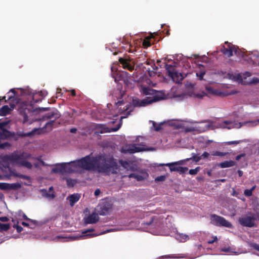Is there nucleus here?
<instances>
[{"instance_id": "obj_1", "label": "nucleus", "mask_w": 259, "mask_h": 259, "mask_svg": "<svg viewBox=\"0 0 259 259\" xmlns=\"http://www.w3.org/2000/svg\"><path fill=\"white\" fill-rule=\"evenodd\" d=\"M31 158V155L28 153L22 152L18 153L14 152L10 155H5L0 162V167L2 168V176L10 178L13 175V172L10 167L9 162L15 163L19 166H23L28 169H31L32 164L27 159Z\"/></svg>"}, {"instance_id": "obj_2", "label": "nucleus", "mask_w": 259, "mask_h": 259, "mask_svg": "<svg viewBox=\"0 0 259 259\" xmlns=\"http://www.w3.org/2000/svg\"><path fill=\"white\" fill-rule=\"evenodd\" d=\"M118 168L116 159L112 156L106 155H96V170L99 172H107L112 171V173H116Z\"/></svg>"}, {"instance_id": "obj_3", "label": "nucleus", "mask_w": 259, "mask_h": 259, "mask_svg": "<svg viewBox=\"0 0 259 259\" xmlns=\"http://www.w3.org/2000/svg\"><path fill=\"white\" fill-rule=\"evenodd\" d=\"M141 93L145 95H151L152 97H148L142 100L139 99L134 100L133 103L135 107L145 106L152 103L164 99V94L162 92L157 91L148 87H142Z\"/></svg>"}, {"instance_id": "obj_4", "label": "nucleus", "mask_w": 259, "mask_h": 259, "mask_svg": "<svg viewBox=\"0 0 259 259\" xmlns=\"http://www.w3.org/2000/svg\"><path fill=\"white\" fill-rule=\"evenodd\" d=\"M92 154L87 155L82 158L73 161L76 167L82 168L87 170H96V156H91Z\"/></svg>"}, {"instance_id": "obj_5", "label": "nucleus", "mask_w": 259, "mask_h": 259, "mask_svg": "<svg viewBox=\"0 0 259 259\" xmlns=\"http://www.w3.org/2000/svg\"><path fill=\"white\" fill-rule=\"evenodd\" d=\"M225 44L227 45V47L223 46L221 47L220 50L221 52L223 53V54L227 56L228 57L232 56L233 53L237 56L241 55L242 57H244L243 53L240 51L238 47L228 41H226Z\"/></svg>"}, {"instance_id": "obj_6", "label": "nucleus", "mask_w": 259, "mask_h": 259, "mask_svg": "<svg viewBox=\"0 0 259 259\" xmlns=\"http://www.w3.org/2000/svg\"><path fill=\"white\" fill-rule=\"evenodd\" d=\"M249 215H244L239 218V223L243 227L252 228L256 227L255 221L257 218L256 214L254 213L249 212Z\"/></svg>"}, {"instance_id": "obj_7", "label": "nucleus", "mask_w": 259, "mask_h": 259, "mask_svg": "<svg viewBox=\"0 0 259 259\" xmlns=\"http://www.w3.org/2000/svg\"><path fill=\"white\" fill-rule=\"evenodd\" d=\"M210 223L216 226L225 227L229 228L233 227L232 224L224 217L215 214L210 215Z\"/></svg>"}, {"instance_id": "obj_8", "label": "nucleus", "mask_w": 259, "mask_h": 259, "mask_svg": "<svg viewBox=\"0 0 259 259\" xmlns=\"http://www.w3.org/2000/svg\"><path fill=\"white\" fill-rule=\"evenodd\" d=\"M165 67L168 73V76L176 83H180L184 78V77L181 73L178 72L176 71L174 66L170 64H166Z\"/></svg>"}, {"instance_id": "obj_9", "label": "nucleus", "mask_w": 259, "mask_h": 259, "mask_svg": "<svg viewBox=\"0 0 259 259\" xmlns=\"http://www.w3.org/2000/svg\"><path fill=\"white\" fill-rule=\"evenodd\" d=\"M61 115L59 111L56 109H53L45 115L42 116L41 119L46 120L48 119H53L46 123L45 126L52 127L53 125L55 120L60 117Z\"/></svg>"}, {"instance_id": "obj_10", "label": "nucleus", "mask_w": 259, "mask_h": 259, "mask_svg": "<svg viewBox=\"0 0 259 259\" xmlns=\"http://www.w3.org/2000/svg\"><path fill=\"white\" fill-rule=\"evenodd\" d=\"M119 62L120 64L122 65L123 68L126 69L131 71L134 69V61L128 56L124 58H119Z\"/></svg>"}, {"instance_id": "obj_11", "label": "nucleus", "mask_w": 259, "mask_h": 259, "mask_svg": "<svg viewBox=\"0 0 259 259\" xmlns=\"http://www.w3.org/2000/svg\"><path fill=\"white\" fill-rule=\"evenodd\" d=\"M8 123V121L0 122V140H6L14 136V134L5 128Z\"/></svg>"}, {"instance_id": "obj_12", "label": "nucleus", "mask_w": 259, "mask_h": 259, "mask_svg": "<svg viewBox=\"0 0 259 259\" xmlns=\"http://www.w3.org/2000/svg\"><path fill=\"white\" fill-rule=\"evenodd\" d=\"M32 108L31 106L29 107H25L20 111L21 114L23 117V122L24 123H27L28 124H31L32 122V120L29 119L30 116L31 115L33 112Z\"/></svg>"}, {"instance_id": "obj_13", "label": "nucleus", "mask_w": 259, "mask_h": 259, "mask_svg": "<svg viewBox=\"0 0 259 259\" xmlns=\"http://www.w3.org/2000/svg\"><path fill=\"white\" fill-rule=\"evenodd\" d=\"M125 94V92L120 89H117L114 91L113 93V97L116 98L117 100H119L117 102H115V103L118 107L124 104V101L122 99L123 96Z\"/></svg>"}, {"instance_id": "obj_14", "label": "nucleus", "mask_w": 259, "mask_h": 259, "mask_svg": "<svg viewBox=\"0 0 259 259\" xmlns=\"http://www.w3.org/2000/svg\"><path fill=\"white\" fill-rule=\"evenodd\" d=\"M116 76H114L115 80H122L124 82L128 81L131 75L126 71H115Z\"/></svg>"}, {"instance_id": "obj_15", "label": "nucleus", "mask_w": 259, "mask_h": 259, "mask_svg": "<svg viewBox=\"0 0 259 259\" xmlns=\"http://www.w3.org/2000/svg\"><path fill=\"white\" fill-rule=\"evenodd\" d=\"M144 145L138 146L135 144H131L127 147L126 151L130 153H134L147 150L148 149L144 148Z\"/></svg>"}, {"instance_id": "obj_16", "label": "nucleus", "mask_w": 259, "mask_h": 259, "mask_svg": "<svg viewBox=\"0 0 259 259\" xmlns=\"http://www.w3.org/2000/svg\"><path fill=\"white\" fill-rule=\"evenodd\" d=\"M112 209V205L109 203H105L102 204L100 206V210L99 212L101 215H105L109 214Z\"/></svg>"}, {"instance_id": "obj_17", "label": "nucleus", "mask_w": 259, "mask_h": 259, "mask_svg": "<svg viewBox=\"0 0 259 259\" xmlns=\"http://www.w3.org/2000/svg\"><path fill=\"white\" fill-rule=\"evenodd\" d=\"M99 219V218L98 214L96 213H92L84 219V223L86 224H95L98 222Z\"/></svg>"}, {"instance_id": "obj_18", "label": "nucleus", "mask_w": 259, "mask_h": 259, "mask_svg": "<svg viewBox=\"0 0 259 259\" xmlns=\"http://www.w3.org/2000/svg\"><path fill=\"white\" fill-rule=\"evenodd\" d=\"M80 195L78 193H74L68 196L67 200L69 201V204L71 206H73L74 204L79 200Z\"/></svg>"}, {"instance_id": "obj_19", "label": "nucleus", "mask_w": 259, "mask_h": 259, "mask_svg": "<svg viewBox=\"0 0 259 259\" xmlns=\"http://www.w3.org/2000/svg\"><path fill=\"white\" fill-rule=\"evenodd\" d=\"M184 161L180 160L178 162H175L172 163H168L166 164H161L160 165H165L168 166L170 171H177L178 170L179 166H177L179 164H183Z\"/></svg>"}, {"instance_id": "obj_20", "label": "nucleus", "mask_w": 259, "mask_h": 259, "mask_svg": "<svg viewBox=\"0 0 259 259\" xmlns=\"http://www.w3.org/2000/svg\"><path fill=\"white\" fill-rule=\"evenodd\" d=\"M11 107L8 105H4L0 109V115L6 116L10 113V112L14 109V105L10 104Z\"/></svg>"}, {"instance_id": "obj_21", "label": "nucleus", "mask_w": 259, "mask_h": 259, "mask_svg": "<svg viewBox=\"0 0 259 259\" xmlns=\"http://www.w3.org/2000/svg\"><path fill=\"white\" fill-rule=\"evenodd\" d=\"M84 236H85L84 235H83V236L80 235L79 236H77V237H67L63 236V235H58L54 238V240L55 241H61L62 240L66 239H68V240H75V239L83 238Z\"/></svg>"}, {"instance_id": "obj_22", "label": "nucleus", "mask_w": 259, "mask_h": 259, "mask_svg": "<svg viewBox=\"0 0 259 259\" xmlns=\"http://www.w3.org/2000/svg\"><path fill=\"white\" fill-rule=\"evenodd\" d=\"M73 161H71L70 162L67 163H62V164H64V172H71L73 171L72 167L76 168V165L75 164L73 163Z\"/></svg>"}, {"instance_id": "obj_23", "label": "nucleus", "mask_w": 259, "mask_h": 259, "mask_svg": "<svg viewBox=\"0 0 259 259\" xmlns=\"http://www.w3.org/2000/svg\"><path fill=\"white\" fill-rule=\"evenodd\" d=\"M236 165V162L233 160L225 161L219 164L218 165L221 168H227Z\"/></svg>"}, {"instance_id": "obj_24", "label": "nucleus", "mask_w": 259, "mask_h": 259, "mask_svg": "<svg viewBox=\"0 0 259 259\" xmlns=\"http://www.w3.org/2000/svg\"><path fill=\"white\" fill-rule=\"evenodd\" d=\"M65 164L62 163H58L56 164L55 167L52 169V171L55 173H62L64 172V168Z\"/></svg>"}, {"instance_id": "obj_25", "label": "nucleus", "mask_w": 259, "mask_h": 259, "mask_svg": "<svg viewBox=\"0 0 259 259\" xmlns=\"http://www.w3.org/2000/svg\"><path fill=\"white\" fill-rule=\"evenodd\" d=\"M43 96H44V94L41 91L38 94H34L32 96V99L34 103H38L42 101Z\"/></svg>"}, {"instance_id": "obj_26", "label": "nucleus", "mask_w": 259, "mask_h": 259, "mask_svg": "<svg viewBox=\"0 0 259 259\" xmlns=\"http://www.w3.org/2000/svg\"><path fill=\"white\" fill-rule=\"evenodd\" d=\"M176 238L180 242H185L189 239V236L185 234L178 233L176 235Z\"/></svg>"}, {"instance_id": "obj_27", "label": "nucleus", "mask_w": 259, "mask_h": 259, "mask_svg": "<svg viewBox=\"0 0 259 259\" xmlns=\"http://www.w3.org/2000/svg\"><path fill=\"white\" fill-rule=\"evenodd\" d=\"M17 93L14 89H12L7 94L8 100L7 101H14L16 100L15 95Z\"/></svg>"}, {"instance_id": "obj_28", "label": "nucleus", "mask_w": 259, "mask_h": 259, "mask_svg": "<svg viewBox=\"0 0 259 259\" xmlns=\"http://www.w3.org/2000/svg\"><path fill=\"white\" fill-rule=\"evenodd\" d=\"M211 126V123H206L205 122H202L200 123V125H199L198 127L201 128L200 130L201 132H205L208 130Z\"/></svg>"}, {"instance_id": "obj_29", "label": "nucleus", "mask_w": 259, "mask_h": 259, "mask_svg": "<svg viewBox=\"0 0 259 259\" xmlns=\"http://www.w3.org/2000/svg\"><path fill=\"white\" fill-rule=\"evenodd\" d=\"M130 178H135L138 181H141L146 179L145 177L141 175H139L135 173H132L129 175Z\"/></svg>"}, {"instance_id": "obj_30", "label": "nucleus", "mask_w": 259, "mask_h": 259, "mask_svg": "<svg viewBox=\"0 0 259 259\" xmlns=\"http://www.w3.org/2000/svg\"><path fill=\"white\" fill-rule=\"evenodd\" d=\"M249 59H250L253 61H255L256 59H257L259 57V52L258 51H253L251 53L249 54Z\"/></svg>"}, {"instance_id": "obj_31", "label": "nucleus", "mask_w": 259, "mask_h": 259, "mask_svg": "<svg viewBox=\"0 0 259 259\" xmlns=\"http://www.w3.org/2000/svg\"><path fill=\"white\" fill-rule=\"evenodd\" d=\"M192 156L190 158H187L183 160L184 161H188L190 160V159H193V161H194L195 162H198L201 159V156H197L195 153H192Z\"/></svg>"}, {"instance_id": "obj_32", "label": "nucleus", "mask_w": 259, "mask_h": 259, "mask_svg": "<svg viewBox=\"0 0 259 259\" xmlns=\"http://www.w3.org/2000/svg\"><path fill=\"white\" fill-rule=\"evenodd\" d=\"M151 37H147L143 41L142 45L145 48L150 47L152 45L150 40Z\"/></svg>"}, {"instance_id": "obj_33", "label": "nucleus", "mask_w": 259, "mask_h": 259, "mask_svg": "<svg viewBox=\"0 0 259 259\" xmlns=\"http://www.w3.org/2000/svg\"><path fill=\"white\" fill-rule=\"evenodd\" d=\"M21 187L19 183L9 184L8 190H17Z\"/></svg>"}, {"instance_id": "obj_34", "label": "nucleus", "mask_w": 259, "mask_h": 259, "mask_svg": "<svg viewBox=\"0 0 259 259\" xmlns=\"http://www.w3.org/2000/svg\"><path fill=\"white\" fill-rule=\"evenodd\" d=\"M256 186H253L251 189H246L244 191V194L245 196L247 197L251 196L252 195V191L255 189Z\"/></svg>"}, {"instance_id": "obj_35", "label": "nucleus", "mask_w": 259, "mask_h": 259, "mask_svg": "<svg viewBox=\"0 0 259 259\" xmlns=\"http://www.w3.org/2000/svg\"><path fill=\"white\" fill-rule=\"evenodd\" d=\"M10 227V225L9 224H2L0 223V232L8 231Z\"/></svg>"}, {"instance_id": "obj_36", "label": "nucleus", "mask_w": 259, "mask_h": 259, "mask_svg": "<svg viewBox=\"0 0 259 259\" xmlns=\"http://www.w3.org/2000/svg\"><path fill=\"white\" fill-rule=\"evenodd\" d=\"M119 162L122 167L126 169H128V167L131 164L130 162L123 160H120Z\"/></svg>"}, {"instance_id": "obj_37", "label": "nucleus", "mask_w": 259, "mask_h": 259, "mask_svg": "<svg viewBox=\"0 0 259 259\" xmlns=\"http://www.w3.org/2000/svg\"><path fill=\"white\" fill-rule=\"evenodd\" d=\"M228 154V152H223L220 151H213L212 153L213 156H224Z\"/></svg>"}, {"instance_id": "obj_38", "label": "nucleus", "mask_w": 259, "mask_h": 259, "mask_svg": "<svg viewBox=\"0 0 259 259\" xmlns=\"http://www.w3.org/2000/svg\"><path fill=\"white\" fill-rule=\"evenodd\" d=\"M11 147V144L9 142H5L4 143H0V149H9Z\"/></svg>"}, {"instance_id": "obj_39", "label": "nucleus", "mask_w": 259, "mask_h": 259, "mask_svg": "<svg viewBox=\"0 0 259 259\" xmlns=\"http://www.w3.org/2000/svg\"><path fill=\"white\" fill-rule=\"evenodd\" d=\"M200 170V167H197L195 169H191L189 170V173L191 175H195Z\"/></svg>"}, {"instance_id": "obj_40", "label": "nucleus", "mask_w": 259, "mask_h": 259, "mask_svg": "<svg viewBox=\"0 0 259 259\" xmlns=\"http://www.w3.org/2000/svg\"><path fill=\"white\" fill-rule=\"evenodd\" d=\"M243 141L242 140H239V141H229L227 142L226 144L228 145H237L238 144H240L242 143Z\"/></svg>"}, {"instance_id": "obj_41", "label": "nucleus", "mask_w": 259, "mask_h": 259, "mask_svg": "<svg viewBox=\"0 0 259 259\" xmlns=\"http://www.w3.org/2000/svg\"><path fill=\"white\" fill-rule=\"evenodd\" d=\"M9 184L6 183H0V189L3 190H8Z\"/></svg>"}, {"instance_id": "obj_42", "label": "nucleus", "mask_w": 259, "mask_h": 259, "mask_svg": "<svg viewBox=\"0 0 259 259\" xmlns=\"http://www.w3.org/2000/svg\"><path fill=\"white\" fill-rule=\"evenodd\" d=\"M188 168L186 167H181L179 166L178 170L177 171L179 172L180 174H184L185 173L187 170Z\"/></svg>"}, {"instance_id": "obj_43", "label": "nucleus", "mask_w": 259, "mask_h": 259, "mask_svg": "<svg viewBox=\"0 0 259 259\" xmlns=\"http://www.w3.org/2000/svg\"><path fill=\"white\" fill-rule=\"evenodd\" d=\"M250 247H252L253 249L259 251V244L256 243H250L249 244Z\"/></svg>"}, {"instance_id": "obj_44", "label": "nucleus", "mask_w": 259, "mask_h": 259, "mask_svg": "<svg viewBox=\"0 0 259 259\" xmlns=\"http://www.w3.org/2000/svg\"><path fill=\"white\" fill-rule=\"evenodd\" d=\"M166 177L165 176H160L155 178V181L156 182H163L165 181Z\"/></svg>"}, {"instance_id": "obj_45", "label": "nucleus", "mask_w": 259, "mask_h": 259, "mask_svg": "<svg viewBox=\"0 0 259 259\" xmlns=\"http://www.w3.org/2000/svg\"><path fill=\"white\" fill-rule=\"evenodd\" d=\"M133 108L132 106L130 104H127L126 105V109L125 111L126 112V115H128L130 114L131 112L132 111V109H130V108Z\"/></svg>"}, {"instance_id": "obj_46", "label": "nucleus", "mask_w": 259, "mask_h": 259, "mask_svg": "<svg viewBox=\"0 0 259 259\" xmlns=\"http://www.w3.org/2000/svg\"><path fill=\"white\" fill-rule=\"evenodd\" d=\"M206 89L207 90V91L209 93H210V94H212L213 95H216L217 94V90H213L212 88L211 87H206Z\"/></svg>"}, {"instance_id": "obj_47", "label": "nucleus", "mask_w": 259, "mask_h": 259, "mask_svg": "<svg viewBox=\"0 0 259 259\" xmlns=\"http://www.w3.org/2000/svg\"><path fill=\"white\" fill-rule=\"evenodd\" d=\"M232 122L230 121H227V120H225L224 121L223 123H222V126L224 127V128H226V127H227L228 128H230L231 127H227V125L230 124H232Z\"/></svg>"}, {"instance_id": "obj_48", "label": "nucleus", "mask_w": 259, "mask_h": 259, "mask_svg": "<svg viewBox=\"0 0 259 259\" xmlns=\"http://www.w3.org/2000/svg\"><path fill=\"white\" fill-rule=\"evenodd\" d=\"M14 228H16L18 233H20L23 230V228L17 224H14L13 226Z\"/></svg>"}, {"instance_id": "obj_49", "label": "nucleus", "mask_w": 259, "mask_h": 259, "mask_svg": "<svg viewBox=\"0 0 259 259\" xmlns=\"http://www.w3.org/2000/svg\"><path fill=\"white\" fill-rule=\"evenodd\" d=\"M153 126L156 131H159L161 129V125L160 124L157 125L155 122H153Z\"/></svg>"}, {"instance_id": "obj_50", "label": "nucleus", "mask_w": 259, "mask_h": 259, "mask_svg": "<svg viewBox=\"0 0 259 259\" xmlns=\"http://www.w3.org/2000/svg\"><path fill=\"white\" fill-rule=\"evenodd\" d=\"M205 74L204 72H201L200 73H197L196 75L199 78V80H202L203 76Z\"/></svg>"}, {"instance_id": "obj_51", "label": "nucleus", "mask_w": 259, "mask_h": 259, "mask_svg": "<svg viewBox=\"0 0 259 259\" xmlns=\"http://www.w3.org/2000/svg\"><path fill=\"white\" fill-rule=\"evenodd\" d=\"M246 155L245 153H242L241 154L238 155L236 156L235 159L237 161L239 160L242 157H245Z\"/></svg>"}, {"instance_id": "obj_52", "label": "nucleus", "mask_w": 259, "mask_h": 259, "mask_svg": "<svg viewBox=\"0 0 259 259\" xmlns=\"http://www.w3.org/2000/svg\"><path fill=\"white\" fill-rule=\"evenodd\" d=\"M153 218H152L150 221L147 222H144L142 223V224H144V225H145L147 226H150V225H152L153 224Z\"/></svg>"}, {"instance_id": "obj_53", "label": "nucleus", "mask_w": 259, "mask_h": 259, "mask_svg": "<svg viewBox=\"0 0 259 259\" xmlns=\"http://www.w3.org/2000/svg\"><path fill=\"white\" fill-rule=\"evenodd\" d=\"M46 196L48 198H51V199H53L55 198V195L54 193H46Z\"/></svg>"}, {"instance_id": "obj_54", "label": "nucleus", "mask_w": 259, "mask_h": 259, "mask_svg": "<svg viewBox=\"0 0 259 259\" xmlns=\"http://www.w3.org/2000/svg\"><path fill=\"white\" fill-rule=\"evenodd\" d=\"M212 240H210L209 241H208V243L209 244H212L214 242L217 241L218 240V238H217V236H214L212 237Z\"/></svg>"}, {"instance_id": "obj_55", "label": "nucleus", "mask_w": 259, "mask_h": 259, "mask_svg": "<svg viewBox=\"0 0 259 259\" xmlns=\"http://www.w3.org/2000/svg\"><path fill=\"white\" fill-rule=\"evenodd\" d=\"M209 155V154L207 152H204L201 156V159L202 158H207Z\"/></svg>"}, {"instance_id": "obj_56", "label": "nucleus", "mask_w": 259, "mask_h": 259, "mask_svg": "<svg viewBox=\"0 0 259 259\" xmlns=\"http://www.w3.org/2000/svg\"><path fill=\"white\" fill-rule=\"evenodd\" d=\"M32 134H33V133L31 132V133H28L22 134H19L18 135L23 137L30 136H31Z\"/></svg>"}, {"instance_id": "obj_57", "label": "nucleus", "mask_w": 259, "mask_h": 259, "mask_svg": "<svg viewBox=\"0 0 259 259\" xmlns=\"http://www.w3.org/2000/svg\"><path fill=\"white\" fill-rule=\"evenodd\" d=\"M49 108H38L36 109L35 110H38L39 111H46L49 110Z\"/></svg>"}, {"instance_id": "obj_58", "label": "nucleus", "mask_w": 259, "mask_h": 259, "mask_svg": "<svg viewBox=\"0 0 259 259\" xmlns=\"http://www.w3.org/2000/svg\"><path fill=\"white\" fill-rule=\"evenodd\" d=\"M106 132H107V131L105 128H104V129L101 130L100 131H98L96 132V133H97L98 135L99 134H103V133H105Z\"/></svg>"}, {"instance_id": "obj_59", "label": "nucleus", "mask_w": 259, "mask_h": 259, "mask_svg": "<svg viewBox=\"0 0 259 259\" xmlns=\"http://www.w3.org/2000/svg\"><path fill=\"white\" fill-rule=\"evenodd\" d=\"M0 221L2 222H7L9 221V219L7 217H0Z\"/></svg>"}, {"instance_id": "obj_60", "label": "nucleus", "mask_w": 259, "mask_h": 259, "mask_svg": "<svg viewBox=\"0 0 259 259\" xmlns=\"http://www.w3.org/2000/svg\"><path fill=\"white\" fill-rule=\"evenodd\" d=\"M100 193H101V191H100V189H97L95 190L94 194L95 196H98L100 194Z\"/></svg>"}, {"instance_id": "obj_61", "label": "nucleus", "mask_w": 259, "mask_h": 259, "mask_svg": "<svg viewBox=\"0 0 259 259\" xmlns=\"http://www.w3.org/2000/svg\"><path fill=\"white\" fill-rule=\"evenodd\" d=\"M95 231V230L94 229H88L84 231H83L82 233L83 234H85L86 233H88V232H94Z\"/></svg>"}, {"instance_id": "obj_62", "label": "nucleus", "mask_w": 259, "mask_h": 259, "mask_svg": "<svg viewBox=\"0 0 259 259\" xmlns=\"http://www.w3.org/2000/svg\"><path fill=\"white\" fill-rule=\"evenodd\" d=\"M23 218L24 220L28 221H32V220L30 219H29L25 214L23 213Z\"/></svg>"}, {"instance_id": "obj_63", "label": "nucleus", "mask_w": 259, "mask_h": 259, "mask_svg": "<svg viewBox=\"0 0 259 259\" xmlns=\"http://www.w3.org/2000/svg\"><path fill=\"white\" fill-rule=\"evenodd\" d=\"M77 131V129L75 128H72L70 130V132L71 133H75Z\"/></svg>"}, {"instance_id": "obj_64", "label": "nucleus", "mask_w": 259, "mask_h": 259, "mask_svg": "<svg viewBox=\"0 0 259 259\" xmlns=\"http://www.w3.org/2000/svg\"><path fill=\"white\" fill-rule=\"evenodd\" d=\"M204 95L201 94H197L195 95V96L198 98H202L203 97Z\"/></svg>"}]
</instances>
